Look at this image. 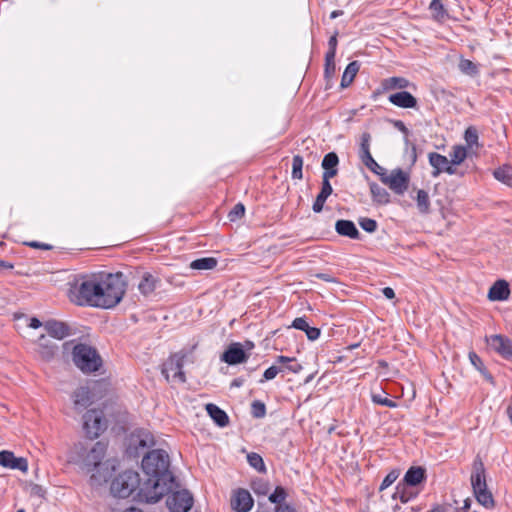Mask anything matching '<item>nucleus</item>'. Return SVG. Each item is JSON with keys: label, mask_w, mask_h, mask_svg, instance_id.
<instances>
[{"label": "nucleus", "mask_w": 512, "mask_h": 512, "mask_svg": "<svg viewBox=\"0 0 512 512\" xmlns=\"http://www.w3.org/2000/svg\"><path fill=\"white\" fill-rule=\"evenodd\" d=\"M126 286L125 276L121 272H99L72 289L70 299L78 305L110 309L122 300Z\"/></svg>", "instance_id": "f257e3e1"}, {"label": "nucleus", "mask_w": 512, "mask_h": 512, "mask_svg": "<svg viewBox=\"0 0 512 512\" xmlns=\"http://www.w3.org/2000/svg\"><path fill=\"white\" fill-rule=\"evenodd\" d=\"M142 479L136 499L145 503H157L165 494L177 487L169 470V456L161 449L150 451L142 459Z\"/></svg>", "instance_id": "f03ea898"}, {"label": "nucleus", "mask_w": 512, "mask_h": 512, "mask_svg": "<svg viewBox=\"0 0 512 512\" xmlns=\"http://www.w3.org/2000/svg\"><path fill=\"white\" fill-rule=\"evenodd\" d=\"M106 450V444L101 441L96 443L79 442L72 449L70 461L81 469L92 472L102 462Z\"/></svg>", "instance_id": "7ed1b4c3"}, {"label": "nucleus", "mask_w": 512, "mask_h": 512, "mask_svg": "<svg viewBox=\"0 0 512 512\" xmlns=\"http://www.w3.org/2000/svg\"><path fill=\"white\" fill-rule=\"evenodd\" d=\"M470 481L473 494L478 503L485 508H493L494 499L491 492L487 488L485 467L479 457L473 461Z\"/></svg>", "instance_id": "20e7f679"}, {"label": "nucleus", "mask_w": 512, "mask_h": 512, "mask_svg": "<svg viewBox=\"0 0 512 512\" xmlns=\"http://www.w3.org/2000/svg\"><path fill=\"white\" fill-rule=\"evenodd\" d=\"M73 361L84 373L97 371L102 365V360L96 349L85 344H78L73 349Z\"/></svg>", "instance_id": "39448f33"}, {"label": "nucleus", "mask_w": 512, "mask_h": 512, "mask_svg": "<svg viewBox=\"0 0 512 512\" xmlns=\"http://www.w3.org/2000/svg\"><path fill=\"white\" fill-rule=\"evenodd\" d=\"M142 479L139 474L128 470L119 474L111 483V493L115 497L126 498L129 497L135 490L137 493L140 490Z\"/></svg>", "instance_id": "423d86ee"}, {"label": "nucleus", "mask_w": 512, "mask_h": 512, "mask_svg": "<svg viewBox=\"0 0 512 512\" xmlns=\"http://www.w3.org/2000/svg\"><path fill=\"white\" fill-rule=\"evenodd\" d=\"M183 356L174 354L162 365V374L169 383H184L186 381L183 372Z\"/></svg>", "instance_id": "0eeeda50"}, {"label": "nucleus", "mask_w": 512, "mask_h": 512, "mask_svg": "<svg viewBox=\"0 0 512 512\" xmlns=\"http://www.w3.org/2000/svg\"><path fill=\"white\" fill-rule=\"evenodd\" d=\"M83 428L89 438H97L106 428L102 411L89 410L84 415Z\"/></svg>", "instance_id": "6e6552de"}, {"label": "nucleus", "mask_w": 512, "mask_h": 512, "mask_svg": "<svg viewBox=\"0 0 512 512\" xmlns=\"http://www.w3.org/2000/svg\"><path fill=\"white\" fill-rule=\"evenodd\" d=\"M380 175L381 181L388 185L396 194L402 195L408 189L409 175L402 169H394L389 175H385L383 173Z\"/></svg>", "instance_id": "1a4fd4ad"}, {"label": "nucleus", "mask_w": 512, "mask_h": 512, "mask_svg": "<svg viewBox=\"0 0 512 512\" xmlns=\"http://www.w3.org/2000/svg\"><path fill=\"white\" fill-rule=\"evenodd\" d=\"M166 505L171 512H188L193 505V497L187 490L175 491L168 496Z\"/></svg>", "instance_id": "9d476101"}, {"label": "nucleus", "mask_w": 512, "mask_h": 512, "mask_svg": "<svg viewBox=\"0 0 512 512\" xmlns=\"http://www.w3.org/2000/svg\"><path fill=\"white\" fill-rule=\"evenodd\" d=\"M488 346L505 359H512V342L502 335H492L486 338Z\"/></svg>", "instance_id": "9b49d317"}, {"label": "nucleus", "mask_w": 512, "mask_h": 512, "mask_svg": "<svg viewBox=\"0 0 512 512\" xmlns=\"http://www.w3.org/2000/svg\"><path fill=\"white\" fill-rule=\"evenodd\" d=\"M221 360L229 365H237L247 360V355L241 343H232L223 353Z\"/></svg>", "instance_id": "f8f14e48"}, {"label": "nucleus", "mask_w": 512, "mask_h": 512, "mask_svg": "<svg viewBox=\"0 0 512 512\" xmlns=\"http://www.w3.org/2000/svg\"><path fill=\"white\" fill-rule=\"evenodd\" d=\"M231 505L237 512H248L253 506L251 494L245 489H238L232 497Z\"/></svg>", "instance_id": "ddd939ff"}, {"label": "nucleus", "mask_w": 512, "mask_h": 512, "mask_svg": "<svg viewBox=\"0 0 512 512\" xmlns=\"http://www.w3.org/2000/svg\"><path fill=\"white\" fill-rule=\"evenodd\" d=\"M388 100L391 104L399 108L408 109L417 107V99L407 91L393 93L388 97Z\"/></svg>", "instance_id": "4468645a"}, {"label": "nucleus", "mask_w": 512, "mask_h": 512, "mask_svg": "<svg viewBox=\"0 0 512 512\" xmlns=\"http://www.w3.org/2000/svg\"><path fill=\"white\" fill-rule=\"evenodd\" d=\"M509 284L505 280H497L489 289L488 298L491 301H503L509 297Z\"/></svg>", "instance_id": "2eb2a0df"}, {"label": "nucleus", "mask_w": 512, "mask_h": 512, "mask_svg": "<svg viewBox=\"0 0 512 512\" xmlns=\"http://www.w3.org/2000/svg\"><path fill=\"white\" fill-rule=\"evenodd\" d=\"M335 230L340 236L348 237L351 239H359L360 233L351 220L340 219L335 223Z\"/></svg>", "instance_id": "dca6fc26"}, {"label": "nucleus", "mask_w": 512, "mask_h": 512, "mask_svg": "<svg viewBox=\"0 0 512 512\" xmlns=\"http://www.w3.org/2000/svg\"><path fill=\"white\" fill-rule=\"evenodd\" d=\"M333 193V188L330 184V181L322 180L321 190L319 194L317 195L312 209L315 213H320L323 210L324 204L327 200V198Z\"/></svg>", "instance_id": "f3484780"}, {"label": "nucleus", "mask_w": 512, "mask_h": 512, "mask_svg": "<svg viewBox=\"0 0 512 512\" xmlns=\"http://www.w3.org/2000/svg\"><path fill=\"white\" fill-rule=\"evenodd\" d=\"M158 284L159 279L150 273H144L138 284V290L143 296L148 297L154 293Z\"/></svg>", "instance_id": "a211bd4d"}, {"label": "nucleus", "mask_w": 512, "mask_h": 512, "mask_svg": "<svg viewBox=\"0 0 512 512\" xmlns=\"http://www.w3.org/2000/svg\"><path fill=\"white\" fill-rule=\"evenodd\" d=\"M411 83L408 79L399 76H393L389 78H385L381 82V87L383 91H392V90H403L410 87Z\"/></svg>", "instance_id": "6ab92c4d"}, {"label": "nucleus", "mask_w": 512, "mask_h": 512, "mask_svg": "<svg viewBox=\"0 0 512 512\" xmlns=\"http://www.w3.org/2000/svg\"><path fill=\"white\" fill-rule=\"evenodd\" d=\"M428 160H429L430 165L433 168V171H432L433 177H437L441 173H443V170L445 169L446 165L449 164V159L446 156L441 155L437 152L429 153Z\"/></svg>", "instance_id": "aec40b11"}, {"label": "nucleus", "mask_w": 512, "mask_h": 512, "mask_svg": "<svg viewBox=\"0 0 512 512\" xmlns=\"http://www.w3.org/2000/svg\"><path fill=\"white\" fill-rule=\"evenodd\" d=\"M75 409L82 411L91 404V395L87 387H80L73 394Z\"/></svg>", "instance_id": "412c9836"}, {"label": "nucleus", "mask_w": 512, "mask_h": 512, "mask_svg": "<svg viewBox=\"0 0 512 512\" xmlns=\"http://www.w3.org/2000/svg\"><path fill=\"white\" fill-rule=\"evenodd\" d=\"M45 329L55 339L61 340L69 335L65 322H45Z\"/></svg>", "instance_id": "4be33fe9"}, {"label": "nucleus", "mask_w": 512, "mask_h": 512, "mask_svg": "<svg viewBox=\"0 0 512 512\" xmlns=\"http://www.w3.org/2000/svg\"><path fill=\"white\" fill-rule=\"evenodd\" d=\"M206 411L219 427H225L228 424V422H229L228 415L226 414L225 411L220 409L217 405L212 404V403L207 404Z\"/></svg>", "instance_id": "5701e85b"}, {"label": "nucleus", "mask_w": 512, "mask_h": 512, "mask_svg": "<svg viewBox=\"0 0 512 512\" xmlns=\"http://www.w3.org/2000/svg\"><path fill=\"white\" fill-rule=\"evenodd\" d=\"M425 478V469L417 466L411 467L406 472L403 482L408 486H416L420 484Z\"/></svg>", "instance_id": "b1692460"}, {"label": "nucleus", "mask_w": 512, "mask_h": 512, "mask_svg": "<svg viewBox=\"0 0 512 512\" xmlns=\"http://www.w3.org/2000/svg\"><path fill=\"white\" fill-rule=\"evenodd\" d=\"M359 69H360V64L358 61H352L347 65V67L342 75V79H341V87L342 88L348 87L353 82Z\"/></svg>", "instance_id": "393cba45"}, {"label": "nucleus", "mask_w": 512, "mask_h": 512, "mask_svg": "<svg viewBox=\"0 0 512 512\" xmlns=\"http://www.w3.org/2000/svg\"><path fill=\"white\" fill-rule=\"evenodd\" d=\"M432 17L437 22H443L448 18V12L445 9L441 0H432L429 5Z\"/></svg>", "instance_id": "a878e982"}, {"label": "nucleus", "mask_w": 512, "mask_h": 512, "mask_svg": "<svg viewBox=\"0 0 512 512\" xmlns=\"http://www.w3.org/2000/svg\"><path fill=\"white\" fill-rule=\"evenodd\" d=\"M493 176L498 181L512 188V167L503 165L493 171Z\"/></svg>", "instance_id": "bb28decb"}, {"label": "nucleus", "mask_w": 512, "mask_h": 512, "mask_svg": "<svg viewBox=\"0 0 512 512\" xmlns=\"http://www.w3.org/2000/svg\"><path fill=\"white\" fill-rule=\"evenodd\" d=\"M370 191L375 202L379 204L389 203L390 195L385 188L373 183L370 185Z\"/></svg>", "instance_id": "cd10ccee"}, {"label": "nucleus", "mask_w": 512, "mask_h": 512, "mask_svg": "<svg viewBox=\"0 0 512 512\" xmlns=\"http://www.w3.org/2000/svg\"><path fill=\"white\" fill-rule=\"evenodd\" d=\"M290 327L304 331L308 339L312 341L318 339L320 336V329L311 327L309 322H292Z\"/></svg>", "instance_id": "c85d7f7f"}, {"label": "nucleus", "mask_w": 512, "mask_h": 512, "mask_svg": "<svg viewBox=\"0 0 512 512\" xmlns=\"http://www.w3.org/2000/svg\"><path fill=\"white\" fill-rule=\"evenodd\" d=\"M217 266V260L213 257L199 258L191 262L190 268L194 270H211Z\"/></svg>", "instance_id": "c756f323"}, {"label": "nucleus", "mask_w": 512, "mask_h": 512, "mask_svg": "<svg viewBox=\"0 0 512 512\" xmlns=\"http://www.w3.org/2000/svg\"><path fill=\"white\" fill-rule=\"evenodd\" d=\"M417 208L421 214H428L430 212V199L425 190H418L416 197Z\"/></svg>", "instance_id": "7c9ffc66"}, {"label": "nucleus", "mask_w": 512, "mask_h": 512, "mask_svg": "<svg viewBox=\"0 0 512 512\" xmlns=\"http://www.w3.org/2000/svg\"><path fill=\"white\" fill-rule=\"evenodd\" d=\"M449 155L452 165H460L467 157V150L462 145H455Z\"/></svg>", "instance_id": "2f4dec72"}, {"label": "nucleus", "mask_w": 512, "mask_h": 512, "mask_svg": "<svg viewBox=\"0 0 512 512\" xmlns=\"http://www.w3.org/2000/svg\"><path fill=\"white\" fill-rule=\"evenodd\" d=\"M458 67L463 74L471 77H474L479 73L478 65L469 59H461Z\"/></svg>", "instance_id": "473e14b6"}, {"label": "nucleus", "mask_w": 512, "mask_h": 512, "mask_svg": "<svg viewBox=\"0 0 512 512\" xmlns=\"http://www.w3.org/2000/svg\"><path fill=\"white\" fill-rule=\"evenodd\" d=\"M363 164L372 172L376 174H381L383 168L374 160L371 153H365L359 156Z\"/></svg>", "instance_id": "72a5a7b5"}, {"label": "nucleus", "mask_w": 512, "mask_h": 512, "mask_svg": "<svg viewBox=\"0 0 512 512\" xmlns=\"http://www.w3.org/2000/svg\"><path fill=\"white\" fill-rule=\"evenodd\" d=\"M407 484L400 482L396 486V491L393 494L394 499H399L402 503H407L411 498L412 494L407 490Z\"/></svg>", "instance_id": "f704fd0d"}, {"label": "nucleus", "mask_w": 512, "mask_h": 512, "mask_svg": "<svg viewBox=\"0 0 512 512\" xmlns=\"http://www.w3.org/2000/svg\"><path fill=\"white\" fill-rule=\"evenodd\" d=\"M303 158L300 155L293 156L292 159V178L301 180L303 178Z\"/></svg>", "instance_id": "c9c22d12"}, {"label": "nucleus", "mask_w": 512, "mask_h": 512, "mask_svg": "<svg viewBox=\"0 0 512 512\" xmlns=\"http://www.w3.org/2000/svg\"><path fill=\"white\" fill-rule=\"evenodd\" d=\"M338 164H339L338 155L335 152H329L324 156L321 165L324 170H328V169H337Z\"/></svg>", "instance_id": "e433bc0d"}, {"label": "nucleus", "mask_w": 512, "mask_h": 512, "mask_svg": "<svg viewBox=\"0 0 512 512\" xmlns=\"http://www.w3.org/2000/svg\"><path fill=\"white\" fill-rule=\"evenodd\" d=\"M247 461L249 463V465L251 467H253L254 469H256L257 471L259 472H264L265 471V464H264V461H263V458L257 454V453H249L247 455Z\"/></svg>", "instance_id": "4c0bfd02"}, {"label": "nucleus", "mask_w": 512, "mask_h": 512, "mask_svg": "<svg viewBox=\"0 0 512 512\" xmlns=\"http://www.w3.org/2000/svg\"><path fill=\"white\" fill-rule=\"evenodd\" d=\"M287 492L282 486H277L272 494L269 496V501L277 505L285 503Z\"/></svg>", "instance_id": "58836bf2"}, {"label": "nucleus", "mask_w": 512, "mask_h": 512, "mask_svg": "<svg viewBox=\"0 0 512 512\" xmlns=\"http://www.w3.org/2000/svg\"><path fill=\"white\" fill-rule=\"evenodd\" d=\"M478 131L474 126H469L465 130L464 139L468 145V147H473L474 145L478 146Z\"/></svg>", "instance_id": "ea45409f"}, {"label": "nucleus", "mask_w": 512, "mask_h": 512, "mask_svg": "<svg viewBox=\"0 0 512 512\" xmlns=\"http://www.w3.org/2000/svg\"><path fill=\"white\" fill-rule=\"evenodd\" d=\"M335 69H336V66H335V54H332V52L331 53H326V55H325V69H324L325 76L326 77H330L331 75H333L335 73Z\"/></svg>", "instance_id": "a19ab883"}, {"label": "nucleus", "mask_w": 512, "mask_h": 512, "mask_svg": "<svg viewBox=\"0 0 512 512\" xmlns=\"http://www.w3.org/2000/svg\"><path fill=\"white\" fill-rule=\"evenodd\" d=\"M245 214V206L242 203H237L228 214L230 221H236L242 218Z\"/></svg>", "instance_id": "79ce46f5"}, {"label": "nucleus", "mask_w": 512, "mask_h": 512, "mask_svg": "<svg viewBox=\"0 0 512 512\" xmlns=\"http://www.w3.org/2000/svg\"><path fill=\"white\" fill-rule=\"evenodd\" d=\"M359 225L364 231L368 233L375 232L378 226L377 222L371 218H361L359 220Z\"/></svg>", "instance_id": "37998d69"}, {"label": "nucleus", "mask_w": 512, "mask_h": 512, "mask_svg": "<svg viewBox=\"0 0 512 512\" xmlns=\"http://www.w3.org/2000/svg\"><path fill=\"white\" fill-rule=\"evenodd\" d=\"M15 457L16 456L11 451H0V466L9 469Z\"/></svg>", "instance_id": "c03bdc74"}, {"label": "nucleus", "mask_w": 512, "mask_h": 512, "mask_svg": "<svg viewBox=\"0 0 512 512\" xmlns=\"http://www.w3.org/2000/svg\"><path fill=\"white\" fill-rule=\"evenodd\" d=\"M9 469L20 470L24 473L28 471V462L24 457H15Z\"/></svg>", "instance_id": "a18cd8bd"}, {"label": "nucleus", "mask_w": 512, "mask_h": 512, "mask_svg": "<svg viewBox=\"0 0 512 512\" xmlns=\"http://www.w3.org/2000/svg\"><path fill=\"white\" fill-rule=\"evenodd\" d=\"M371 135L368 132H364L361 135V143L359 147V156L370 152Z\"/></svg>", "instance_id": "49530a36"}, {"label": "nucleus", "mask_w": 512, "mask_h": 512, "mask_svg": "<svg viewBox=\"0 0 512 512\" xmlns=\"http://www.w3.org/2000/svg\"><path fill=\"white\" fill-rule=\"evenodd\" d=\"M372 401L376 404H379V405H382V406H385V407H389V408H394L396 407V403L386 397H383L382 395L380 394H373L372 395Z\"/></svg>", "instance_id": "de8ad7c7"}, {"label": "nucleus", "mask_w": 512, "mask_h": 512, "mask_svg": "<svg viewBox=\"0 0 512 512\" xmlns=\"http://www.w3.org/2000/svg\"><path fill=\"white\" fill-rule=\"evenodd\" d=\"M398 476L399 473L397 471H391L390 473H388L380 485V490H384L391 486L396 481Z\"/></svg>", "instance_id": "09e8293b"}, {"label": "nucleus", "mask_w": 512, "mask_h": 512, "mask_svg": "<svg viewBox=\"0 0 512 512\" xmlns=\"http://www.w3.org/2000/svg\"><path fill=\"white\" fill-rule=\"evenodd\" d=\"M266 408L262 402L255 401L252 404V414L256 418H262L265 416Z\"/></svg>", "instance_id": "8fccbe9b"}, {"label": "nucleus", "mask_w": 512, "mask_h": 512, "mask_svg": "<svg viewBox=\"0 0 512 512\" xmlns=\"http://www.w3.org/2000/svg\"><path fill=\"white\" fill-rule=\"evenodd\" d=\"M280 372V369L277 367V366H271L269 367L268 369L265 370L264 374H263V379L260 380V382H264V381H269V380H272L274 379L277 374Z\"/></svg>", "instance_id": "3c124183"}, {"label": "nucleus", "mask_w": 512, "mask_h": 512, "mask_svg": "<svg viewBox=\"0 0 512 512\" xmlns=\"http://www.w3.org/2000/svg\"><path fill=\"white\" fill-rule=\"evenodd\" d=\"M138 445L143 448L151 447L152 445H154L153 436L148 432L142 433Z\"/></svg>", "instance_id": "603ef678"}, {"label": "nucleus", "mask_w": 512, "mask_h": 512, "mask_svg": "<svg viewBox=\"0 0 512 512\" xmlns=\"http://www.w3.org/2000/svg\"><path fill=\"white\" fill-rule=\"evenodd\" d=\"M337 35L338 33L335 32L334 35H332L328 40V51L326 53H331L336 55V48H337Z\"/></svg>", "instance_id": "864d4df0"}, {"label": "nucleus", "mask_w": 512, "mask_h": 512, "mask_svg": "<svg viewBox=\"0 0 512 512\" xmlns=\"http://www.w3.org/2000/svg\"><path fill=\"white\" fill-rule=\"evenodd\" d=\"M25 244L31 248H36V249H42V250H51L52 249V245L38 242V241L25 242Z\"/></svg>", "instance_id": "5fc2aeb1"}, {"label": "nucleus", "mask_w": 512, "mask_h": 512, "mask_svg": "<svg viewBox=\"0 0 512 512\" xmlns=\"http://www.w3.org/2000/svg\"><path fill=\"white\" fill-rule=\"evenodd\" d=\"M275 512H296V510L290 504L283 503L275 507Z\"/></svg>", "instance_id": "6e6d98bb"}, {"label": "nucleus", "mask_w": 512, "mask_h": 512, "mask_svg": "<svg viewBox=\"0 0 512 512\" xmlns=\"http://www.w3.org/2000/svg\"><path fill=\"white\" fill-rule=\"evenodd\" d=\"M316 278L323 280L325 282L335 283L337 282L336 278L328 273H317L315 275Z\"/></svg>", "instance_id": "4d7b16f0"}, {"label": "nucleus", "mask_w": 512, "mask_h": 512, "mask_svg": "<svg viewBox=\"0 0 512 512\" xmlns=\"http://www.w3.org/2000/svg\"><path fill=\"white\" fill-rule=\"evenodd\" d=\"M338 173V169H328V170H324L323 172V175H322V180L326 181H330L331 178H333L334 176H336Z\"/></svg>", "instance_id": "13d9d810"}, {"label": "nucleus", "mask_w": 512, "mask_h": 512, "mask_svg": "<svg viewBox=\"0 0 512 512\" xmlns=\"http://www.w3.org/2000/svg\"><path fill=\"white\" fill-rule=\"evenodd\" d=\"M394 127L397 128L400 132H402L405 135H408V133H409L408 128L405 126L404 122L401 120L394 121Z\"/></svg>", "instance_id": "bf43d9fd"}, {"label": "nucleus", "mask_w": 512, "mask_h": 512, "mask_svg": "<svg viewBox=\"0 0 512 512\" xmlns=\"http://www.w3.org/2000/svg\"><path fill=\"white\" fill-rule=\"evenodd\" d=\"M382 293L383 295L387 298V299H394L395 298V292L394 290L391 288V287H385L382 289Z\"/></svg>", "instance_id": "052dcab7"}, {"label": "nucleus", "mask_w": 512, "mask_h": 512, "mask_svg": "<svg viewBox=\"0 0 512 512\" xmlns=\"http://www.w3.org/2000/svg\"><path fill=\"white\" fill-rule=\"evenodd\" d=\"M287 370L293 372V373H299L302 370V366L298 363L292 362L287 365Z\"/></svg>", "instance_id": "680f3d73"}, {"label": "nucleus", "mask_w": 512, "mask_h": 512, "mask_svg": "<svg viewBox=\"0 0 512 512\" xmlns=\"http://www.w3.org/2000/svg\"><path fill=\"white\" fill-rule=\"evenodd\" d=\"M469 359L471 361V363L476 367L478 368V365L481 364V359L479 358V356L474 353V352H470L469 353Z\"/></svg>", "instance_id": "e2e57ef3"}, {"label": "nucleus", "mask_w": 512, "mask_h": 512, "mask_svg": "<svg viewBox=\"0 0 512 512\" xmlns=\"http://www.w3.org/2000/svg\"><path fill=\"white\" fill-rule=\"evenodd\" d=\"M276 361H277L278 363H292V362H294V358H290V357L282 356V355H281V356H278V357L276 358Z\"/></svg>", "instance_id": "0e129e2a"}, {"label": "nucleus", "mask_w": 512, "mask_h": 512, "mask_svg": "<svg viewBox=\"0 0 512 512\" xmlns=\"http://www.w3.org/2000/svg\"><path fill=\"white\" fill-rule=\"evenodd\" d=\"M455 165H452L451 162L449 161V164L446 165L445 169L443 170V172L449 174V175H453L456 173V169L454 168Z\"/></svg>", "instance_id": "69168bd1"}, {"label": "nucleus", "mask_w": 512, "mask_h": 512, "mask_svg": "<svg viewBox=\"0 0 512 512\" xmlns=\"http://www.w3.org/2000/svg\"><path fill=\"white\" fill-rule=\"evenodd\" d=\"M13 265L11 263L0 260V269H12Z\"/></svg>", "instance_id": "338daca9"}, {"label": "nucleus", "mask_w": 512, "mask_h": 512, "mask_svg": "<svg viewBox=\"0 0 512 512\" xmlns=\"http://www.w3.org/2000/svg\"><path fill=\"white\" fill-rule=\"evenodd\" d=\"M428 512H445V511H444L443 507L437 505V506L433 507L431 510H429Z\"/></svg>", "instance_id": "774afa93"}]
</instances>
